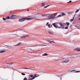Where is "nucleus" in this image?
I'll use <instances>...</instances> for the list:
<instances>
[{
    "label": "nucleus",
    "instance_id": "1",
    "mask_svg": "<svg viewBox=\"0 0 80 80\" xmlns=\"http://www.w3.org/2000/svg\"><path fill=\"white\" fill-rule=\"evenodd\" d=\"M31 19H32V18H21L19 20V22H23V21H24V20H31Z\"/></svg>",
    "mask_w": 80,
    "mask_h": 80
},
{
    "label": "nucleus",
    "instance_id": "2",
    "mask_svg": "<svg viewBox=\"0 0 80 80\" xmlns=\"http://www.w3.org/2000/svg\"><path fill=\"white\" fill-rule=\"evenodd\" d=\"M54 14H48L47 15V17L49 19H50V18H51V17L54 15Z\"/></svg>",
    "mask_w": 80,
    "mask_h": 80
},
{
    "label": "nucleus",
    "instance_id": "3",
    "mask_svg": "<svg viewBox=\"0 0 80 80\" xmlns=\"http://www.w3.org/2000/svg\"><path fill=\"white\" fill-rule=\"evenodd\" d=\"M5 52H6V50H5V49L0 50V53H3Z\"/></svg>",
    "mask_w": 80,
    "mask_h": 80
},
{
    "label": "nucleus",
    "instance_id": "4",
    "mask_svg": "<svg viewBox=\"0 0 80 80\" xmlns=\"http://www.w3.org/2000/svg\"><path fill=\"white\" fill-rule=\"evenodd\" d=\"M29 35H24L21 37V38H26V37H28Z\"/></svg>",
    "mask_w": 80,
    "mask_h": 80
},
{
    "label": "nucleus",
    "instance_id": "5",
    "mask_svg": "<svg viewBox=\"0 0 80 80\" xmlns=\"http://www.w3.org/2000/svg\"><path fill=\"white\" fill-rule=\"evenodd\" d=\"M68 61H69V60H65V61H63L62 62V63H68Z\"/></svg>",
    "mask_w": 80,
    "mask_h": 80
},
{
    "label": "nucleus",
    "instance_id": "6",
    "mask_svg": "<svg viewBox=\"0 0 80 80\" xmlns=\"http://www.w3.org/2000/svg\"><path fill=\"white\" fill-rule=\"evenodd\" d=\"M15 17V15H12V16L11 17V19H14Z\"/></svg>",
    "mask_w": 80,
    "mask_h": 80
},
{
    "label": "nucleus",
    "instance_id": "7",
    "mask_svg": "<svg viewBox=\"0 0 80 80\" xmlns=\"http://www.w3.org/2000/svg\"><path fill=\"white\" fill-rule=\"evenodd\" d=\"M47 42H49V43H55L54 41H47Z\"/></svg>",
    "mask_w": 80,
    "mask_h": 80
},
{
    "label": "nucleus",
    "instance_id": "8",
    "mask_svg": "<svg viewBox=\"0 0 80 80\" xmlns=\"http://www.w3.org/2000/svg\"><path fill=\"white\" fill-rule=\"evenodd\" d=\"M54 18H55V16H52V17L51 18H50V19H51V20L54 19Z\"/></svg>",
    "mask_w": 80,
    "mask_h": 80
},
{
    "label": "nucleus",
    "instance_id": "9",
    "mask_svg": "<svg viewBox=\"0 0 80 80\" xmlns=\"http://www.w3.org/2000/svg\"><path fill=\"white\" fill-rule=\"evenodd\" d=\"M75 50H77L78 52H80V48H76Z\"/></svg>",
    "mask_w": 80,
    "mask_h": 80
},
{
    "label": "nucleus",
    "instance_id": "10",
    "mask_svg": "<svg viewBox=\"0 0 80 80\" xmlns=\"http://www.w3.org/2000/svg\"><path fill=\"white\" fill-rule=\"evenodd\" d=\"M35 77H37V76H36V75H35L32 78H31V79L32 80H33V79H34V78H35Z\"/></svg>",
    "mask_w": 80,
    "mask_h": 80
},
{
    "label": "nucleus",
    "instance_id": "11",
    "mask_svg": "<svg viewBox=\"0 0 80 80\" xmlns=\"http://www.w3.org/2000/svg\"><path fill=\"white\" fill-rule=\"evenodd\" d=\"M48 54L47 53H44L43 54L42 56H48Z\"/></svg>",
    "mask_w": 80,
    "mask_h": 80
},
{
    "label": "nucleus",
    "instance_id": "12",
    "mask_svg": "<svg viewBox=\"0 0 80 80\" xmlns=\"http://www.w3.org/2000/svg\"><path fill=\"white\" fill-rule=\"evenodd\" d=\"M62 17V15L61 14H60L57 16L56 17L57 18H58V17Z\"/></svg>",
    "mask_w": 80,
    "mask_h": 80
},
{
    "label": "nucleus",
    "instance_id": "13",
    "mask_svg": "<svg viewBox=\"0 0 80 80\" xmlns=\"http://www.w3.org/2000/svg\"><path fill=\"white\" fill-rule=\"evenodd\" d=\"M61 15H62V16H64L66 14H65V13H64L63 12H62V14H61Z\"/></svg>",
    "mask_w": 80,
    "mask_h": 80
},
{
    "label": "nucleus",
    "instance_id": "14",
    "mask_svg": "<svg viewBox=\"0 0 80 80\" xmlns=\"http://www.w3.org/2000/svg\"><path fill=\"white\" fill-rule=\"evenodd\" d=\"M7 64L8 65H9V66L12 65V63H8Z\"/></svg>",
    "mask_w": 80,
    "mask_h": 80
},
{
    "label": "nucleus",
    "instance_id": "15",
    "mask_svg": "<svg viewBox=\"0 0 80 80\" xmlns=\"http://www.w3.org/2000/svg\"><path fill=\"white\" fill-rule=\"evenodd\" d=\"M48 28H51V27H50V24H48Z\"/></svg>",
    "mask_w": 80,
    "mask_h": 80
},
{
    "label": "nucleus",
    "instance_id": "16",
    "mask_svg": "<svg viewBox=\"0 0 80 80\" xmlns=\"http://www.w3.org/2000/svg\"><path fill=\"white\" fill-rule=\"evenodd\" d=\"M22 44L21 43H19L17 45H20Z\"/></svg>",
    "mask_w": 80,
    "mask_h": 80
},
{
    "label": "nucleus",
    "instance_id": "17",
    "mask_svg": "<svg viewBox=\"0 0 80 80\" xmlns=\"http://www.w3.org/2000/svg\"><path fill=\"white\" fill-rule=\"evenodd\" d=\"M10 18V17H7L6 18V19H9Z\"/></svg>",
    "mask_w": 80,
    "mask_h": 80
},
{
    "label": "nucleus",
    "instance_id": "18",
    "mask_svg": "<svg viewBox=\"0 0 80 80\" xmlns=\"http://www.w3.org/2000/svg\"><path fill=\"white\" fill-rule=\"evenodd\" d=\"M66 24H67L68 26L70 25V24L68 22H66Z\"/></svg>",
    "mask_w": 80,
    "mask_h": 80
},
{
    "label": "nucleus",
    "instance_id": "19",
    "mask_svg": "<svg viewBox=\"0 0 80 80\" xmlns=\"http://www.w3.org/2000/svg\"><path fill=\"white\" fill-rule=\"evenodd\" d=\"M73 20H74V17L71 20V22H72Z\"/></svg>",
    "mask_w": 80,
    "mask_h": 80
},
{
    "label": "nucleus",
    "instance_id": "20",
    "mask_svg": "<svg viewBox=\"0 0 80 80\" xmlns=\"http://www.w3.org/2000/svg\"><path fill=\"white\" fill-rule=\"evenodd\" d=\"M54 27H55V28H58V26H56H56H55Z\"/></svg>",
    "mask_w": 80,
    "mask_h": 80
},
{
    "label": "nucleus",
    "instance_id": "21",
    "mask_svg": "<svg viewBox=\"0 0 80 80\" xmlns=\"http://www.w3.org/2000/svg\"><path fill=\"white\" fill-rule=\"evenodd\" d=\"M21 74L22 75H25V74L23 73H22Z\"/></svg>",
    "mask_w": 80,
    "mask_h": 80
},
{
    "label": "nucleus",
    "instance_id": "22",
    "mask_svg": "<svg viewBox=\"0 0 80 80\" xmlns=\"http://www.w3.org/2000/svg\"><path fill=\"white\" fill-rule=\"evenodd\" d=\"M52 25L55 27L56 25L55 23H52Z\"/></svg>",
    "mask_w": 80,
    "mask_h": 80
},
{
    "label": "nucleus",
    "instance_id": "23",
    "mask_svg": "<svg viewBox=\"0 0 80 80\" xmlns=\"http://www.w3.org/2000/svg\"><path fill=\"white\" fill-rule=\"evenodd\" d=\"M45 3H43L42 4V6H45Z\"/></svg>",
    "mask_w": 80,
    "mask_h": 80
},
{
    "label": "nucleus",
    "instance_id": "24",
    "mask_svg": "<svg viewBox=\"0 0 80 80\" xmlns=\"http://www.w3.org/2000/svg\"><path fill=\"white\" fill-rule=\"evenodd\" d=\"M78 11H79V10H77L75 12H76V13H77V12H78Z\"/></svg>",
    "mask_w": 80,
    "mask_h": 80
},
{
    "label": "nucleus",
    "instance_id": "25",
    "mask_svg": "<svg viewBox=\"0 0 80 80\" xmlns=\"http://www.w3.org/2000/svg\"><path fill=\"white\" fill-rule=\"evenodd\" d=\"M75 72L76 73H78V72H80V71H77Z\"/></svg>",
    "mask_w": 80,
    "mask_h": 80
},
{
    "label": "nucleus",
    "instance_id": "26",
    "mask_svg": "<svg viewBox=\"0 0 80 80\" xmlns=\"http://www.w3.org/2000/svg\"><path fill=\"white\" fill-rule=\"evenodd\" d=\"M24 69H28V70H30V69L29 68H24Z\"/></svg>",
    "mask_w": 80,
    "mask_h": 80
},
{
    "label": "nucleus",
    "instance_id": "27",
    "mask_svg": "<svg viewBox=\"0 0 80 80\" xmlns=\"http://www.w3.org/2000/svg\"><path fill=\"white\" fill-rule=\"evenodd\" d=\"M60 25L61 27H63V24H61Z\"/></svg>",
    "mask_w": 80,
    "mask_h": 80
},
{
    "label": "nucleus",
    "instance_id": "28",
    "mask_svg": "<svg viewBox=\"0 0 80 80\" xmlns=\"http://www.w3.org/2000/svg\"><path fill=\"white\" fill-rule=\"evenodd\" d=\"M68 27H66L65 28V29H68Z\"/></svg>",
    "mask_w": 80,
    "mask_h": 80
},
{
    "label": "nucleus",
    "instance_id": "29",
    "mask_svg": "<svg viewBox=\"0 0 80 80\" xmlns=\"http://www.w3.org/2000/svg\"><path fill=\"white\" fill-rule=\"evenodd\" d=\"M30 77H33V75H30Z\"/></svg>",
    "mask_w": 80,
    "mask_h": 80
},
{
    "label": "nucleus",
    "instance_id": "30",
    "mask_svg": "<svg viewBox=\"0 0 80 80\" xmlns=\"http://www.w3.org/2000/svg\"><path fill=\"white\" fill-rule=\"evenodd\" d=\"M27 79L26 78L24 79V80H27Z\"/></svg>",
    "mask_w": 80,
    "mask_h": 80
},
{
    "label": "nucleus",
    "instance_id": "31",
    "mask_svg": "<svg viewBox=\"0 0 80 80\" xmlns=\"http://www.w3.org/2000/svg\"><path fill=\"white\" fill-rule=\"evenodd\" d=\"M41 46H46V45H41Z\"/></svg>",
    "mask_w": 80,
    "mask_h": 80
},
{
    "label": "nucleus",
    "instance_id": "32",
    "mask_svg": "<svg viewBox=\"0 0 80 80\" xmlns=\"http://www.w3.org/2000/svg\"><path fill=\"white\" fill-rule=\"evenodd\" d=\"M48 7V6L44 7V8H47V7Z\"/></svg>",
    "mask_w": 80,
    "mask_h": 80
},
{
    "label": "nucleus",
    "instance_id": "33",
    "mask_svg": "<svg viewBox=\"0 0 80 80\" xmlns=\"http://www.w3.org/2000/svg\"><path fill=\"white\" fill-rule=\"evenodd\" d=\"M3 19L4 20H6V19H5V18H3Z\"/></svg>",
    "mask_w": 80,
    "mask_h": 80
},
{
    "label": "nucleus",
    "instance_id": "34",
    "mask_svg": "<svg viewBox=\"0 0 80 80\" xmlns=\"http://www.w3.org/2000/svg\"><path fill=\"white\" fill-rule=\"evenodd\" d=\"M48 23H49L48 22L46 24V25L47 26L48 25Z\"/></svg>",
    "mask_w": 80,
    "mask_h": 80
},
{
    "label": "nucleus",
    "instance_id": "35",
    "mask_svg": "<svg viewBox=\"0 0 80 80\" xmlns=\"http://www.w3.org/2000/svg\"><path fill=\"white\" fill-rule=\"evenodd\" d=\"M74 71H75L74 70H72L71 71V72H74Z\"/></svg>",
    "mask_w": 80,
    "mask_h": 80
},
{
    "label": "nucleus",
    "instance_id": "36",
    "mask_svg": "<svg viewBox=\"0 0 80 80\" xmlns=\"http://www.w3.org/2000/svg\"><path fill=\"white\" fill-rule=\"evenodd\" d=\"M71 58H74V57H72V56H71Z\"/></svg>",
    "mask_w": 80,
    "mask_h": 80
},
{
    "label": "nucleus",
    "instance_id": "37",
    "mask_svg": "<svg viewBox=\"0 0 80 80\" xmlns=\"http://www.w3.org/2000/svg\"><path fill=\"white\" fill-rule=\"evenodd\" d=\"M78 20H80V18H79V19H78Z\"/></svg>",
    "mask_w": 80,
    "mask_h": 80
},
{
    "label": "nucleus",
    "instance_id": "38",
    "mask_svg": "<svg viewBox=\"0 0 80 80\" xmlns=\"http://www.w3.org/2000/svg\"><path fill=\"white\" fill-rule=\"evenodd\" d=\"M27 10V11H28V10H29L28 9Z\"/></svg>",
    "mask_w": 80,
    "mask_h": 80
},
{
    "label": "nucleus",
    "instance_id": "39",
    "mask_svg": "<svg viewBox=\"0 0 80 80\" xmlns=\"http://www.w3.org/2000/svg\"><path fill=\"white\" fill-rule=\"evenodd\" d=\"M70 2H72V1H70Z\"/></svg>",
    "mask_w": 80,
    "mask_h": 80
},
{
    "label": "nucleus",
    "instance_id": "40",
    "mask_svg": "<svg viewBox=\"0 0 80 80\" xmlns=\"http://www.w3.org/2000/svg\"><path fill=\"white\" fill-rule=\"evenodd\" d=\"M7 47H9V46H7Z\"/></svg>",
    "mask_w": 80,
    "mask_h": 80
},
{
    "label": "nucleus",
    "instance_id": "41",
    "mask_svg": "<svg viewBox=\"0 0 80 80\" xmlns=\"http://www.w3.org/2000/svg\"><path fill=\"white\" fill-rule=\"evenodd\" d=\"M69 2H70V1H69Z\"/></svg>",
    "mask_w": 80,
    "mask_h": 80
},
{
    "label": "nucleus",
    "instance_id": "42",
    "mask_svg": "<svg viewBox=\"0 0 80 80\" xmlns=\"http://www.w3.org/2000/svg\"><path fill=\"white\" fill-rule=\"evenodd\" d=\"M80 15L79 16V17H80Z\"/></svg>",
    "mask_w": 80,
    "mask_h": 80
}]
</instances>
